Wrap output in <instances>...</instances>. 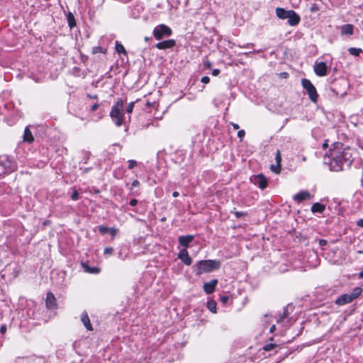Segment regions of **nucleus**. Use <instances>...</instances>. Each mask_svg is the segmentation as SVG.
Listing matches in <instances>:
<instances>
[{
    "label": "nucleus",
    "mask_w": 363,
    "mask_h": 363,
    "mask_svg": "<svg viewBox=\"0 0 363 363\" xmlns=\"http://www.w3.org/2000/svg\"><path fill=\"white\" fill-rule=\"evenodd\" d=\"M153 35L157 40H161L164 37H169L172 34V29L164 24L156 26L153 30Z\"/></svg>",
    "instance_id": "obj_6"
},
{
    "label": "nucleus",
    "mask_w": 363,
    "mask_h": 363,
    "mask_svg": "<svg viewBox=\"0 0 363 363\" xmlns=\"http://www.w3.org/2000/svg\"><path fill=\"white\" fill-rule=\"evenodd\" d=\"M201 82L203 84H208L210 82V78L208 76H204L201 79Z\"/></svg>",
    "instance_id": "obj_40"
},
{
    "label": "nucleus",
    "mask_w": 363,
    "mask_h": 363,
    "mask_svg": "<svg viewBox=\"0 0 363 363\" xmlns=\"http://www.w3.org/2000/svg\"><path fill=\"white\" fill-rule=\"evenodd\" d=\"M123 104V100L118 98L110 111V117L118 127L121 126L124 123Z\"/></svg>",
    "instance_id": "obj_2"
},
{
    "label": "nucleus",
    "mask_w": 363,
    "mask_h": 363,
    "mask_svg": "<svg viewBox=\"0 0 363 363\" xmlns=\"http://www.w3.org/2000/svg\"><path fill=\"white\" fill-rule=\"evenodd\" d=\"M218 284L217 279H213L209 282L205 283L203 284V290L206 292V294H211L213 293L216 290V286Z\"/></svg>",
    "instance_id": "obj_13"
},
{
    "label": "nucleus",
    "mask_w": 363,
    "mask_h": 363,
    "mask_svg": "<svg viewBox=\"0 0 363 363\" xmlns=\"http://www.w3.org/2000/svg\"><path fill=\"white\" fill-rule=\"evenodd\" d=\"M140 185V182L137 179H135L133 181L132 184H131V186L133 188V187H138Z\"/></svg>",
    "instance_id": "obj_43"
},
{
    "label": "nucleus",
    "mask_w": 363,
    "mask_h": 363,
    "mask_svg": "<svg viewBox=\"0 0 363 363\" xmlns=\"http://www.w3.org/2000/svg\"><path fill=\"white\" fill-rule=\"evenodd\" d=\"M99 232L102 234H106L108 233L111 230V228H108L106 226L101 225L99 227Z\"/></svg>",
    "instance_id": "obj_32"
},
{
    "label": "nucleus",
    "mask_w": 363,
    "mask_h": 363,
    "mask_svg": "<svg viewBox=\"0 0 363 363\" xmlns=\"http://www.w3.org/2000/svg\"><path fill=\"white\" fill-rule=\"evenodd\" d=\"M275 160L277 163V167L281 169V156L280 150H277L275 155Z\"/></svg>",
    "instance_id": "obj_26"
},
{
    "label": "nucleus",
    "mask_w": 363,
    "mask_h": 363,
    "mask_svg": "<svg viewBox=\"0 0 363 363\" xmlns=\"http://www.w3.org/2000/svg\"><path fill=\"white\" fill-rule=\"evenodd\" d=\"M87 97L89 99H98V96L96 94L95 95L87 94Z\"/></svg>",
    "instance_id": "obj_53"
},
{
    "label": "nucleus",
    "mask_w": 363,
    "mask_h": 363,
    "mask_svg": "<svg viewBox=\"0 0 363 363\" xmlns=\"http://www.w3.org/2000/svg\"><path fill=\"white\" fill-rule=\"evenodd\" d=\"M362 49L360 48H350L348 49V52L350 55L354 56H359L360 52H362Z\"/></svg>",
    "instance_id": "obj_27"
},
{
    "label": "nucleus",
    "mask_w": 363,
    "mask_h": 363,
    "mask_svg": "<svg viewBox=\"0 0 363 363\" xmlns=\"http://www.w3.org/2000/svg\"><path fill=\"white\" fill-rule=\"evenodd\" d=\"M362 289L359 287H356L353 289V291L350 294L352 297V300L357 298L360 294L362 293Z\"/></svg>",
    "instance_id": "obj_24"
},
{
    "label": "nucleus",
    "mask_w": 363,
    "mask_h": 363,
    "mask_svg": "<svg viewBox=\"0 0 363 363\" xmlns=\"http://www.w3.org/2000/svg\"><path fill=\"white\" fill-rule=\"evenodd\" d=\"M291 11V10H285L283 8L278 7L276 9V15L280 19H286Z\"/></svg>",
    "instance_id": "obj_18"
},
{
    "label": "nucleus",
    "mask_w": 363,
    "mask_h": 363,
    "mask_svg": "<svg viewBox=\"0 0 363 363\" xmlns=\"http://www.w3.org/2000/svg\"><path fill=\"white\" fill-rule=\"evenodd\" d=\"M301 84L304 89L306 91L310 100L314 103L318 101V94L317 93L315 87L308 79H303L301 80Z\"/></svg>",
    "instance_id": "obj_4"
},
{
    "label": "nucleus",
    "mask_w": 363,
    "mask_h": 363,
    "mask_svg": "<svg viewBox=\"0 0 363 363\" xmlns=\"http://www.w3.org/2000/svg\"><path fill=\"white\" fill-rule=\"evenodd\" d=\"M276 329V327L274 325H273L272 326H271L270 329H269V332L270 333H273Z\"/></svg>",
    "instance_id": "obj_54"
},
{
    "label": "nucleus",
    "mask_w": 363,
    "mask_h": 363,
    "mask_svg": "<svg viewBox=\"0 0 363 363\" xmlns=\"http://www.w3.org/2000/svg\"><path fill=\"white\" fill-rule=\"evenodd\" d=\"M319 242V245H320V246H325V245H327V243H328V242H327V240H323V239H320V240H319V242Z\"/></svg>",
    "instance_id": "obj_49"
},
{
    "label": "nucleus",
    "mask_w": 363,
    "mask_h": 363,
    "mask_svg": "<svg viewBox=\"0 0 363 363\" xmlns=\"http://www.w3.org/2000/svg\"><path fill=\"white\" fill-rule=\"evenodd\" d=\"M176 45V42L174 40L170 39L167 40H163L160 43H157L155 45V47L159 50H165L169 48H172Z\"/></svg>",
    "instance_id": "obj_11"
},
{
    "label": "nucleus",
    "mask_w": 363,
    "mask_h": 363,
    "mask_svg": "<svg viewBox=\"0 0 363 363\" xmlns=\"http://www.w3.org/2000/svg\"><path fill=\"white\" fill-rule=\"evenodd\" d=\"M314 72L319 77L327 75L326 64L324 62H316L314 65Z\"/></svg>",
    "instance_id": "obj_9"
},
{
    "label": "nucleus",
    "mask_w": 363,
    "mask_h": 363,
    "mask_svg": "<svg viewBox=\"0 0 363 363\" xmlns=\"http://www.w3.org/2000/svg\"><path fill=\"white\" fill-rule=\"evenodd\" d=\"M194 236L193 235H182L179 237V243L185 248L189 246V244L194 240Z\"/></svg>",
    "instance_id": "obj_15"
},
{
    "label": "nucleus",
    "mask_w": 363,
    "mask_h": 363,
    "mask_svg": "<svg viewBox=\"0 0 363 363\" xmlns=\"http://www.w3.org/2000/svg\"><path fill=\"white\" fill-rule=\"evenodd\" d=\"M230 124L232 125V126L233 127V128H234L235 130H238V129H239V128H240V127H239V125H238V124H237V123H235L231 122V123H230Z\"/></svg>",
    "instance_id": "obj_52"
},
{
    "label": "nucleus",
    "mask_w": 363,
    "mask_h": 363,
    "mask_svg": "<svg viewBox=\"0 0 363 363\" xmlns=\"http://www.w3.org/2000/svg\"><path fill=\"white\" fill-rule=\"evenodd\" d=\"M116 50L119 54L122 53L125 55H127V52L124 46L118 41L116 42Z\"/></svg>",
    "instance_id": "obj_23"
},
{
    "label": "nucleus",
    "mask_w": 363,
    "mask_h": 363,
    "mask_svg": "<svg viewBox=\"0 0 363 363\" xmlns=\"http://www.w3.org/2000/svg\"><path fill=\"white\" fill-rule=\"evenodd\" d=\"M330 155L328 157L329 168L331 171L340 172L344 166L350 167L353 161L351 150L344 147L341 143H335L330 149Z\"/></svg>",
    "instance_id": "obj_1"
},
{
    "label": "nucleus",
    "mask_w": 363,
    "mask_h": 363,
    "mask_svg": "<svg viewBox=\"0 0 363 363\" xmlns=\"http://www.w3.org/2000/svg\"><path fill=\"white\" fill-rule=\"evenodd\" d=\"M106 51V49H104L103 48H101V46H95L92 48V53L93 54H96L98 52H103V53H105Z\"/></svg>",
    "instance_id": "obj_29"
},
{
    "label": "nucleus",
    "mask_w": 363,
    "mask_h": 363,
    "mask_svg": "<svg viewBox=\"0 0 363 363\" xmlns=\"http://www.w3.org/2000/svg\"><path fill=\"white\" fill-rule=\"evenodd\" d=\"M312 196L308 191H301L295 194L293 197L294 200L297 203H301L305 200H310Z\"/></svg>",
    "instance_id": "obj_10"
},
{
    "label": "nucleus",
    "mask_w": 363,
    "mask_h": 363,
    "mask_svg": "<svg viewBox=\"0 0 363 363\" xmlns=\"http://www.w3.org/2000/svg\"><path fill=\"white\" fill-rule=\"evenodd\" d=\"M85 271L91 273V274H98L100 272L99 268L98 267H89L88 266L84 265Z\"/></svg>",
    "instance_id": "obj_28"
},
{
    "label": "nucleus",
    "mask_w": 363,
    "mask_h": 363,
    "mask_svg": "<svg viewBox=\"0 0 363 363\" xmlns=\"http://www.w3.org/2000/svg\"><path fill=\"white\" fill-rule=\"evenodd\" d=\"M138 203V200L135 199H132L130 201V203L129 204L131 206H136Z\"/></svg>",
    "instance_id": "obj_45"
},
{
    "label": "nucleus",
    "mask_w": 363,
    "mask_h": 363,
    "mask_svg": "<svg viewBox=\"0 0 363 363\" xmlns=\"http://www.w3.org/2000/svg\"><path fill=\"white\" fill-rule=\"evenodd\" d=\"M128 169H133L134 167H135L137 165V162L133 160H129L128 161Z\"/></svg>",
    "instance_id": "obj_37"
},
{
    "label": "nucleus",
    "mask_w": 363,
    "mask_h": 363,
    "mask_svg": "<svg viewBox=\"0 0 363 363\" xmlns=\"http://www.w3.org/2000/svg\"><path fill=\"white\" fill-rule=\"evenodd\" d=\"M245 135V131L244 130H240L238 132V137L240 138V140H242Z\"/></svg>",
    "instance_id": "obj_39"
},
{
    "label": "nucleus",
    "mask_w": 363,
    "mask_h": 363,
    "mask_svg": "<svg viewBox=\"0 0 363 363\" xmlns=\"http://www.w3.org/2000/svg\"><path fill=\"white\" fill-rule=\"evenodd\" d=\"M71 199L73 201H77L79 199V194L77 190H74L71 194Z\"/></svg>",
    "instance_id": "obj_35"
},
{
    "label": "nucleus",
    "mask_w": 363,
    "mask_h": 363,
    "mask_svg": "<svg viewBox=\"0 0 363 363\" xmlns=\"http://www.w3.org/2000/svg\"><path fill=\"white\" fill-rule=\"evenodd\" d=\"M232 213H233L236 218H240L242 216H247V212H242V211H231Z\"/></svg>",
    "instance_id": "obj_30"
},
{
    "label": "nucleus",
    "mask_w": 363,
    "mask_h": 363,
    "mask_svg": "<svg viewBox=\"0 0 363 363\" xmlns=\"http://www.w3.org/2000/svg\"><path fill=\"white\" fill-rule=\"evenodd\" d=\"M220 301H221V302H223V303H227V301H228V296H222V297L220 298Z\"/></svg>",
    "instance_id": "obj_51"
},
{
    "label": "nucleus",
    "mask_w": 363,
    "mask_h": 363,
    "mask_svg": "<svg viewBox=\"0 0 363 363\" xmlns=\"http://www.w3.org/2000/svg\"><path fill=\"white\" fill-rule=\"evenodd\" d=\"M178 257L187 266L191 265L192 263V259L186 249H183L179 252Z\"/></svg>",
    "instance_id": "obj_12"
},
{
    "label": "nucleus",
    "mask_w": 363,
    "mask_h": 363,
    "mask_svg": "<svg viewBox=\"0 0 363 363\" xmlns=\"http://www.w3.org/2000/svg\"><path fill=\"white\" fill-rule=\"evenodd\" d=\"M354 26L352 24H345L341 27V33L342 35H352Z\"/></svg>",
    "instance_id": "obj_20"
},
{
    "label": "nucleus",
    "mask_w": 363,
    "mask_h": 363,
    "mask_svg": "<svg viewBox=\"0 0 363 363\" xmlns=\"http://www.w3.org/2000/svg\"><path fill=\"white\" fill-rule=\"evenodd\" d=\"M69 26L72 28L76 26L75 18L71 12H69L67 16Z\"/></svg>",
    "instance_id": "obj_22"
},
{
    "label": "nucleus",
    "mask_w": 363,
    "mask_h": 363,
    "mask_svg": "<svg viewBox=\"0 0 363 363\" xmlns=\"http://www.w3.org/2000/svg\"><path fill=\"white\" fill-rule=\"evenodd\" d=\"M203 66L206 69H211V66H212V64L209 61H206V62H203Z\"/></svg>",
    "instance_id": "obj_41"
},
{
    "label": "nucleus",
    "mask_w": 363,
    "mask_h": 363,
    "mask_svg": "<svg viewBox=\"0 0 363 363\" xmlns=\"http://www.w3.org/2000/svg\"><path fill=\"white\" fill-rule=\"evenodd\" d=\"M252 181L255 185L258 186L261 189H265L268 184L267 178L262 174H259L258 175L255 176L252 179Z\"/></svg>",
    "instance_id": "obj_7"
},
{
    "label": "nucleus",
    "mask_w": 363,
    "mask_h": 363,
    "mask_svg": "<svg viewBox=\"0 0 363 363\" xmlns=\"http://www.w3.org/2000/svg\"><path fill=\"white\" fill-rule=\"evenodd\" d=\"M358 277L359 279H363V271L359 273Z\"/></svg>",
    "instance_id": "obj_56"
},
{
    "label": "nucleus",
    "mask_w": 363,
    "mask_h": 363,
    "mask_svg": "<svg viewBox=\"0 0 363 363\" xmlns=\"http://www.w3.org/2000/svg\"><path fill=\"white\" fill-rule=\"evenodd\" d=\"M357 225L359 227H362L363 228V218L362 219H359L357 221Z\"/></svg>",
    "instance_id": "obj_50"
},
{
    "label": "nucleus",
    "mask_w": 363,
    "mask_h": 363,
    "mask_svg": "<svg viewBox=\"0 0 363 363\" xmlns=\"http://www.w3.org/2000/svg\"><path fill=\"white\" fill-rule=\"evenodd\" d=\"M135 103L133 101L129 103L126 107V112L128 114H130L133 112V108H134Z\"/></svg>",
    "instance_id": "obj_31"
},
{
    "label": "nucleus",
    "mask_w": 363,
    "mask_h": 363,
    "mask_svg": "<svg viewBox=\"0 0 363 363\" xmlns=\"http://www.w3.org/2000/svg\"><path fill=\"white\" fill-rule=\"evenodd\" d=\"M45 306L48 309H56L57 308L56 298L52 292L47 294Z\"/></svg>",
    "instance_id": "obj_8"
},
{
    "label": "nucleus",
    "mask_w": 363,
    "mask_h": 363,
    "mask_svg": "<svg viewBox=\"0 0 363 363\" xmlns=\"http://www.w3.org/2000/svg\"><path fill=\"white\" fill-rule=\"evenodd\" d=\"M326 146H327V144L324 143L323 147H326Z\"/></svg>",
    "instance_id": "obj_59"
},
{
    "label": "nucleus",
    "mask_w": 363,
    "mask_h": 363,
    "mask_svg": "<svg viewBox=\"0 0 363 363\" xmlns=\"http://www.w3.org/2000/svg\"><path fill=\"white\" fill-rule=\"evenodd\" d=\"M16 169L13 162L9 160L6 156L0 157V177L13 172Z\"/></svg>",
    "instance_id": "obj_5"
},
{
    "label": "nucleus",
    "mask_w": 363,
    "mask_h": 363,
    "mask_svg": "<svg viewBox=\"0 0 363 363\" xmlns=\"http://www.w3.org/2000/svg\"><path fill=\"white\" fill-rule=\"evenodd\" d=\"M6 326L5 325H2L0 328V333L4 335L6 333Z\"/></svg>",
    "instance_id": "obj_47"
},
{
    "label": "nucleus",
    "mask_w": 363,
    "mask_h": 363,
    "mask_svg": "<svg viewBox=\"0 0 363 363\" xmlns=\"http://www.w3.org/2000/svg\"><path fill=\"white\" fill-rule=\"evenodd\" d=\"M276 347V345L275 344H273V343H269V344H267L266 345L264 346L263 349L265 350V351H271L272 350H273L274 347Z\"/></svg>",
    "instance_id": "obj_34"
},
{
    "label": "nucleus",
    "mask_w": 363,
    "mask_h": 363,
    "mask_svg": "<svg viewBox=\"0 0 363 363\" xmlns=\"http://www.w3.org/2000/svg\"><path fill=\"white\" fill-rule=\"evenodd\" d=\"M179 192H178V191H174V192L172 193V196H173V197H177V196H179Z\"/></svg>",
    "instance_id": "obj_55"
},
{
    "label": "nucleus",
    "mask_w": 363,
    "mask_h": 363,
    "mask_svg": "<svg viewBox=\"0 0 363 363\" xmlns=\"http://www.w3.org/2000/svg\"><path fill=\"white\" fill-rule=\"evenodd\" d=\"M99 107V104L96 103L91 106V111L94 112Z\"/></svg>",
    "instance_id": "obj_42"
},
{
    "label": "nucleus",
    "mask_w": 363,
    "mask_h": 363,
    "mask_svg": "<svg viewBox=\"0 0 363 363\" xmlns=\"http://www.w3.org/2000/svg\"><path fill=\"white\" fill-rule=\"evenodd\" d=\"M220 71L218 69H214L212 71V75L213 76H218L220 74Z\"/></svg>",
    "instance_id": "obj_48"
},
{
    "label": "nucleus",
    "mask_w": 363,
    "mask_h": 363,
    "mask_svg": "<svg viewBox=\"0 0 363 363\" xmlns=\"http://www.w3.org/2000/svg\"><path fill=\"white\" fill-rule=\"evenodd\" d=\"M352 301H353L352 297L351 296V295L350 294H345L341 295L336 299L335 303L341 306V305H345L346 303H349L352 302Z\"/></svg>",
    "instance_id": "obj_16"
},
{
    "label": "nucleus",
    "mask_w": 363,
    "mask_h": 363,
    "mask_svg": "<svg viewBox=\"0 0 363 363\" xmlns=\"http://www.w3.org/2000/svg\"><path fill=\"white\" fill-rule=\"evenodd\" d=\"M288 16L286 19H288V23L291 26H295L300 23V16L294 11L291 10V13Z\"/></svg>",
    "instance_id": "obj_14"
},
{
    "label": "nucleus",
    "mask_w": 363,
    "mask_h": 363,
    "mask_svg": "<svg viewBox=\"0 0 363 363\" xmlns=\"http://www.w3.org/2000/svg\"><path fill=\"white\" fill-rule=\"evenodd\" d=\"M23 140V142H26V143H28L30 144L34 141V137L33 136V134L28 127H26L24 130Z\"/></svg>",
    "instance_id": "obj_19"
},
{
    "label": "nucleus",
    "mask_w": 363,
    "mask_h": 363,
    "mask_svg": "<svg viewBox=\"0 0 363 363\" xmlns=\"http://www.w3.org/2000/svg\"><path fill=\"white\" fill-rule=\"evenodd\" d=\"M325 209V206L324 204L320 203L318 202L315 203L311 206V211L315 213H323Z\"/></svg>",
    "instance_id": "obj_21"
},
{
    "label": "nucleus",
    "mask_w": 363,
    "mask_h": 363,
    "mask_svg": "<svg viewBox=\"0 0 363 363\" xmlns=\"http://www.w3.org/2000/svg\"><path fill=\"white\" fill-rule=\"evenodd\" d=\"M310 11H311V12H313V13L316 12V11H319V6L316 4H313L311 6Z\"/></svg>",
    "instance_id": "obj_38"
},
{
    "label": "nucleus",
    "mask_w": 363,
    "mask_h": 363,
    "mask_svg": "<svg viewBox=\"0 0 363 363\" xmlns=\"http://www.w3.org/2000/svg\"><path fill=\"white\" fill-rule=\"evenodd\" d=\"M150 40V37H145V41L147 42Z\"/></svg>",
    "instance_id": "obj_58"
},
{
    "label": "nucleus",
    "mask_w": 363,
    "mask_h": 363,
    "mask_svg": "<svg viewBox=\"0 0 363 363\" xmlns=\"http://www.w3.org/2000/svg\"><path fill=\"white\" fill-rule=\"evenodd\" d=\"M270 168H271V169H272L273 172H276V173H279V172H280V169H281L277 168V165L275 166V165H274V164L271 165V167H270Z\"/></svg>",
    "instance_id": "obj_44"
},
{
    "label": "nucleus",
    "mask_w": 363,
    "mask_h": 363,
    "mask_svg": "<svg viewBox=\"0 0 363 363\" xmlns=\"http://www.w3.org/2000/svg\"><path fill=\"white\" fill-rule=\"evenodd\" d=\"M220 262L215 259H206L197 262L195 265V273L200 275L203 273H208L220 268Z\"/></svg>",
    "instance_id": "obj_3"
},
{
    "label": "nucleus",
    "mask_w": 363,
    "mask_h": 363,
    "mask_svg": "<svg viewBox=\"0 0 363 363\" xmlns=\"http://www.w3.org/2000/svg\"><path fill=\"white\" fill-rule=\"evenodd\" d=\"M81 321L84 325V327L86 328L89 331H92L93 328L90 322V319L89 318V315L86 311H84L81 315Z\"/></svg>",
    "instance_id": "obj_17"
},
{
    "label": "nucleus",
    "mask_w": 363,
    "mask_h": 363,
    "mask_svg": "<svg viewBox=\"0 0 363 363\" xmlns=\"http://www.w3.org/2000/svg\"><path fill=\"white\" fill-rule=\"evenodd\" d=\"M289 315L288 307L284 308L283 313L278 321H282L287 318Z\"/></svg>",
    "instance_id": "obj_33"
},
{
    "label": "nucleus",
    "mask_w": 363,
    "mask_h": 363,
    "mask_svg": "<svg viewBox=\"0 0 363 363\" xmlns=\"http://www.w3.org/2000/svg\"><path fill=\"white\" fill-rule=\"evenodd\" d=\"M281 75H282L284 78H286L289 74H288V73H286V72H283V73H281Z\"/></svg>",
    "instance_id": "obj_57"
},
{
    "label": "nucleus",
    "mask_w": 363,
    "mask_h": 363,
    "mask_svg": "<svg viewBox=\"0 0 363 363\" xmlns=\"http://www.w3.org/2000/svg\"><path fill=\"white\" fill-rule=\"evenodd\" d=\"M207 307L212 313H216V302L214 301H210L207 303Z\"/></svg>",
    "instance_id": "obj_25"
},
{
    "label": "nucleus",
    "mask_w": 363,
    "mask_h": 363,
    "mask_svg": "<svg viewBox=\"0 0 363 363\" xmlns=\"http://www.w3.org/2000/svg\"><path fill=\"white\" fill-rule=\"evenodd\" d=\"M108 233H111L112 237H115L116 235V233H117V230L116 228H111V230H110V231Z\"/></svg>",
    "instance_id": "obj_46"
},
{
    "label": "nucleus",
    "mask_w": 363,
    "mask_h": 363,
    "mask_svg": "<svg viewBox=\"0 0 363 363\" xmlns=\"http://www.w3.org/2000/svg\"><path fill=\"white\" fill-rule=\"evenodd\" d=\"M113 252V248L111 247H108L104 249V253L105 255H111Z\"/></svg>",
    "instance_id": "obj_36"
}]
</instances>
